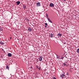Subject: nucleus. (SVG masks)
<instances>
[{"instance_id":"obj_1","label":"nucleus","mask_w":79,"mask_h":79,"mask_svg":"<svg viewBox=\"0 0 79 79\" xmlns=\"http://www.w3.org/2000/svg\"><path fill=\"white\" fill-rule=\"evenodd\" d=\"M49 37L51 38H52V37H54V34H52V33L49 34Z\"/></svg>"},{"instance_id":"obj_2","label":"nucleus","mask_w":79,"mask_h":79,"mask_svg":"<svg viewBox=\"0 0 79 79\" xmlns=\"http://www.w3.org/2000/svg\"><path fill=\"white\" fill-rule=\"evenodd\" d=\"M43 57L42 56H40L39 58V61H42V58Z\"/></svg>"},{"instance_id":"obj_3","label":"nucleus","mask_w":79,"mask_h":79,"mask_svg":"<svg viewBox=\"0 0 79 79\" xmlns=\"http://www.w3.org/2000/svg\"><path fill=\"white\" fill-rule=\"evenodd\" d=\"M37 6H40V2H37L36 3Z\"/></svg>"},{"instance_id":"obj_4","label":"nucleus","mask_w":79,"mask_h":79,"mask_svg":"<svg viewBox=\"0 0 79 79\" xmlns=\"http://www.w3.org/2000/svg\"><path fill=\"white\" fill-rule=\"evenodd\" d=\"M28 31L29 32H31L32 31V28L30 27H29L28 28Z\"/></svg>"},{"instance_id":"obj_5","label":"nucleus","mask_w":79,"mask_h":79,"mask_svg":"<svg viewBox=\"0 0 79 79\" xmlns=\"http://www.w3.org/2000/svg\"><path fill=\"white\" fill-rule=\"evenodd\" d=\"M50 6L51 7H53L54 6V4L52 3H51L50 4Z\"/></svg>"},{"instance_id":"obj_6","label":"nucleus","mask_w":79,"mask_h":79,"mask_svg":"<svg viewBox=\"0 0 79 79\" xmlns=\"http://www.w3.org/2000/svg\"><path fill=\"white\" fill-rule=\"evenodd\" d=\"M48 21L50 22L51 23H52V21H51V20H50V19H49V18H48Z\"/></svg>"},{"instance_id":"obj_7","label":"nucleus","mask_w":79,"mask_h":79,"mask_svg":"<svg viewBox=\"0 0 79 79\" xmlns=\"http://www.w3.org/2000/svg\"><path fill=\"white\" fill-rule=\"evenodd\" d=\"M57 35L58 37H61V35H62V34H61L59 33Z\"/></svg>"},{"instance_id":"obj_8","label":"nucleus","mask_w":79,"mask_h":79,"mask_svg":"<svg viewBox=\"0 0 79 79\" xmlns=\"http://www.w3.org/2000/svg\"><path fill=\"white\" fill-rule=\"evenodd\" d=\"M5 44V43L3 42L2 41L0 42V44H1V45H3Z\"/></svg>"},{"instance_id":"obj_9","label":"nucleus","mask_w":79,"mask_h":79,"mask_svg":"<svg viewBox=\"0 0 79 79\" xmlns=\"http://www.w3.org/2000/svg\"><path fill=\"white\" fill-rule=\"evenodd\" d=\"M17 3V4L18 5H19V4H20V1H17L16 2Z\"/></svg>"},{"instance_id":"obj_10","label":"nucleus","mask_w":79,"mask_h":79,"mask_svg":"<svg viewBox=\"0 0 79 79\" xmlns=\"http://www.w3.org/2000/svg\"><path fill=\"white\" fill-rule=\"evenodd\" d=\"M56 56H57V59H59V58H60V56H58L57 54L56 55Z\"/></svg>"},{"instance_id":"obj_11","label":"nucleus","mask_w":79,"mask_h":79,"mask_svg":"<svg viewBox=\"0 0 79 79\" xmlns=\"http://www.w3.org/2000/svg\"><path fill=\"white\" fill-rule=\"evenodd\" d=\"M65 77H66V76H65V75L64 74H63V77H62V78L63 79V78H64Z\"/></svg>"},{"instance_id":"obj_12","label":"nucleus","mask_w":79,"mask_h":79,"mask_svg":"<svg viewBox=\"0 0 79 79\" xmlns=\"http://www.w3.org/2000/svg\"><path fill=\"white\" fill-rule=\"evenodd\" d=\"M23 7L24 9H26V6H25V5H23Z\"/></svg>"},{"instance_id":"obj_13","label":"nucleus","mask_w":79,"mask_h":79,"mask_svg":"<svg viewBox=\"0 0 79 79\" xmlns=\"http://www.w3.org/2000/svg\"><path fill=\"white\" fill-rule=\"evenodd\" d=\"M77 52L78 53H79V48H78L77 51Z\"/></svg>"},{"instance_id":"obj_14","label":"nucleus","mask_w":79,"mask_h":79,"mask_svg":"<svg viewBox=\"0 0 79 79\" xmlns=\"http://www.w3.org/2000/svg\"><path fill=\"white\" fill-rule=\"evenodd\" d=\"M6 69H8V70H9V67H8V66H7L6 67Z\"/></svg>"},{"instance_id":"obj_15","label":"nucleus","mask_w":79,"mask_h":79,"mask_svg":"<svg viewBox=\"0 0 79 79\" xmlns=\"http://www.w3.org/2000/svg\"><path fill=\"white\" fill-rule=\"evenodd\" d=\"M8 56H10V53H9L8 54Z\"/></svg>"},{"instance_id":"obj_16","label":"nucleus","mask_w":79,"mask_h":79,"mask_svg":"<svg viewBox=\"0 0 79 79\" xmlns=\"http://www.w3.org/2000/svg\"><path fill=\"white\" fill-rule=\"evenodd\" d=\"M46 16L47 19H48V14H46Z\"/></svg>"},{"instance_id":"obj_17","label":"nucleus","mask_w":79,"mask_h":79,"mask_svg":"<svg viewBox=\"0 0 79 79\" xmlns=\"http://www.w3.org/2000/svg\"><path fill=\"white\" fill-rule=\"evenodd\" d=\"M0 31H3V28H0Z\"/></svg>"},{"instance_id":"obj_18","label":"nucleus","mask_w":79,"mask_h":79,"mask_svg":"<svg viewBox=\"0 0 79 79\" xmlns=\"http://www.w3.org/2000/svg\"><path fill=\"white\" fill-rule=\"evenodd\" d=\"M63 64H64V66H65L66 65V64H65V63H64Z\"/></svg>"},{"instance_id":"obj_19","label":"nucleus","mask_w":79,"mask_h":79,"mask_svg":"<svg viewBox=\"0 0 79 79\" xmlns=\"http://www.w3.org/2000/svg\"><path fill=\"white\" fill-rule=\"evenodd\" d=\"M60 77H63V74H62V75H60Z\"/></svg>"},{"instance_id":"obj_20","label":"nucleus","mask_w":79,"mask_h":79,"mask_svg":"<svg viewBox=\"0 0 79 79\" xmlns=\"http://www.w3.org/2000/svg\"><path fill=\"white\" fill-rule=\"evenodd\" d=\"M45 25H46V26H47V25H48L47 23H45Z\"/></svg>"},{"instance_id":"obj_21","label":"nucleus","mask_w":79,"mask_h":79,"mask_svg":"<svg viewBox=\"0 0 79 79\" xmlns=\"http://www.w3.org/2000/svg\"><path fill=\"white\" fill-rule=\"evenodd\" d=\"M64 58V57H62L60 58V59H62V60H63Z\"/></svg>"},{"instance_id":"obj_22","label":"nucleus","mask_w":79,"mask_h":79,"mask_svg":"<svg viewBox=\"0 0 79 79\" xmlns=\"http://www.w3.org/2000/svg\"><path fill=\"white\" fill-rule=\"evenodd\" d=\"M65 63H68V61H65Z\"/></svg>"},{"instance_id":"obj_23","label":"nucleus","mask_w":79,"mask_h":79,"mask_svg":"<svg viewBox=\"0 0 79 79\" xmlns=\"http://www.w3.org/2000/svg\"><path fill=\"white\" fill-rule=\"evenodd\" d=\"M41 68L40 67H39V70H40V69Z\"/></svg>"},{"instance_id":"obj_24","label":"nucleus","mask_w":79,"mask_h":79,"mask_svg":"<svg viewBox=\"0 0 79 79\" xmlns=\"http://www.w3.org/2000/svg\"><path fill=\"white\" fill-rule=\"evenodd\" d=\"M12 56V54H11L10 53V56Z\"/></svg>"},{"instance_id":"obj_25","label":"nucleus","mask_w":79,"mask_h":79,"mask_svg":"<svg viewBox=\"0 0 79 79\" xmlns=\"http://www.w3.org/2000/svg\"><path fill=\"white\" fill-rule=\"evenodd\" d=\"M53 79H56V78H55V77H53Z\"/></svg>"},{"instance_id":"obj_26","label":"nucleus","mask_w":79,"mask_h":79,"mask_svg":"<svg viewBox=\"0 0 79 79\" xmlns=\"http://www.w3.org/2000/svg\"><path fill=\"white\" fill-rule=\"evenodd\" d=\"M45 27H47V26L46 25L45 26Z\"/></svg>"},{"instance_id":"obj_27","label":"nucleus","mask_w":79,"mask_h":79,"mask_svg":"<svg viewBox=\"0 0 79 79\" xmlns=\"http://www.w3.org/2000/svg\"><path fill=\"white\" fill-rule=\"evenodd\" d=\"M2 51H4V50H3V49H2Z\"/></svg>"},{"instance_id":"obj_28","label":"nucleus","mask_w":79,"mask_h":79,"mask_svg":"<svg viewBox=\"0 0 79 79\" xmlns=\"http://www.w3.org/2000/svg\"><path fill=\"white\" fill-rule=\"evenodd\" d=\"M66 0H64V2H66Z\"/></svg>"},{"instance_id":"obj_29","label":"nucleus","mask_w":79,"mask_h":79,"mask_svg":"<svg viewBox=\"0 0 79 79\" xmlns=\"http://www.w3.org/2000/svg\"><path fill=\"white\" fill-rule=\"evenodd\" d=\"M31 68L32 69V66L31 67Z\"/></svg>"},{"instance_id":"obj_30","label":"nucleus","mask_w":79,"mask_h":79,"mask_svg":"<svg viewBox=\"0 0 79 79\" xmlns=\"http://www.w3.org/2000/svg\"><path fill=\"white\" fill-rule=\"evenodd\" d=\"M4 53H5V52L4 51Z\"/></svg>"},{"instance_id":"obj_31","label":"nucleus","mask_w":79,"mask_h":79,"mask_svg":"<svg viewBox=\"0 0 79 79\" xmlns=\"http://www.w3.org/2000/svg\"><path fill=\"white\" fill-rule=\"evenodd\" d=\"M11 39V37H10V39Z\"/></svg>"},{"instance_id":"obj_32","label":"nucleus","mask_w":79,"mask_h":79,"mask_svg":"<svg viewBox=\"0 0 79 79\" xmlns=\"http://www.w3.org/2000/svg\"><path fill=\"white\" fill-rule=\"evenodd\" d=\"M67 75H68V74H67Z\"/></svg>"},{"instance_id":"obj_33","label":"nucleus","mask_w":79,"mask_h":79,"mask_svg":"<svg viewBox=\"0 0 79 79\" xmlns=\"http://www.w3.org/2000/svg\"><path fill=\"white\" fill-rule=\"evenodd\" d=\"M10 61H11V60H10Z\"/></svg>"}]
</instances>
